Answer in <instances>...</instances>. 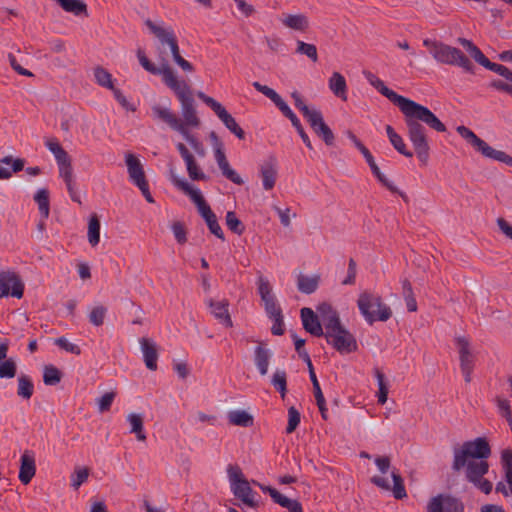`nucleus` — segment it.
Segmentation results:
<instances>
[{
    "label": "nucleus",
    "instance_id": "1",
    "mask_svg": "<svg viewBox=\"0 0 512 512\" xmlns=\"http://www.w3.org/2000/svg\"><path fill=\"white\" fill-rule=\"evenodd\" d=\"M373 87L397 106L404 115L407 137L412 143L419 161L426 165L430 156V145L424 125L436 132H446L445 124L426 106L397 94L388 88L381 79L375 80Z\"/></svg>",
    "mask_w": 512,
    "mask_h": 512
},
{
    "label": "nucleus",
    "instance_id": "2",
    "mask_svg": "<svg viewBox=\"0 0 512 512\" xmlns=\"http://www.w3.org/2000/svg\"><path fill=\"white\" fill-rule=\"evenodd\" d=\"M171 182L176 188L181 190L184 194L188 195L191 201L197 206L198 211L205 220L209 231L218 239L225 241V235L218 222V219L215 213L211 210L210 206L207 204L201 192L198 189H195L186 180L180 179L175 175L171 176Z\"/></svg>",
    "mask_w": 512,
    "mask_h": 512
},
{
    "label": "nucleus",
    "instance_id": "3",
    "mask_svg": "<svg viewBox=\"0 0 512 512\" xmlns=\"http://www.w3.org/2000/svg\"><path fill=\"white\" fill-rule=\"evenodd\" d=\"M492 454L491 446L485 437L465 441L461 446L453 448L452 469L459 472L464 469L467 460L488 459Z\"/></svg>",
    "mask_w": 512,
    "mask_h": 512
},
{
    "label": "nucleus",
    "instance_id": "4",
    "mask_svg": "<svg viewBox=\"0 0 512 512\" xmlns=\"http://www.w3.org/2000/svg\"><path fill=\"white\" fill-rule=\"evenodd\" d=\"M423 45L437 62L459 66L466 72H473L472 62L460 49L431 39H425Z\"/></svg>",
    "mask_w": 512,
    "mask_h": 512
},
{
    "label": "nucleus",
    "instance_id": "5",
    "mask_svg": "<svg viewBox=\"0 0 512 512\" xmlns=\"http://www.w3.org/2000/svg\"><path fill=\"white\" fill-rule=\"evenodd\" d=\"M167 87L175 93L181 104L182 121L185 127H198L200 125V119L196 113L195 100L191 87L186 81L179 80L177 77L173 80V83L170 82Z\"/></svg>",
    "mask_w": 512,
    "mask_h": 512
},
{
    "label": "nucleus",
    "instance_id": "6",
    "mask_svg": "<svg viewBox=\"0 0 512 512\" xmlns=\"http://www.w3.org/2000/svg\"><path fill=\"white\" fill-rule=\"evenodd\" d=\"M357 305L369 324L377 320L385 322L392 316L391 308L382 301V298L367 291L359 295Z\"/></svg>",
    "mask_w": 512,
    "mask_h": 512
},
{
    "label": "nucleus",
    "instance_id": "7",
    "mask_svg": "<svg viewBox=\"0 0 512 512\" xmlns=\"http://www.w3.org/2000/svg\"><path fill=\"white\" fill-rule=\"evenodd\" d=\"M145 25L150 30V32L155 35L156 38L161 42V44H166L169 46L171 55L173 57L174 62L185 72L194 71L193 65L185 60L180 54V48L178 45L177 37L170 27L168 29L163 28L155 24L152 20L146 19Z\"/></svg>",
    "mask_w": 512,
    "mask_h": 512
},
{
    "label": "nucleus",
    "instance_id": "8",
    "mask_svg": "<svg viewBox=\"0 0 512 512\" xmlns=\"http://www.w3.org/2000/svg\"><path fill=\"white\" fill-rule=\"evenodd\" d=\"M456 131L483 156L505 163L508 166H512V156L508 155L504 151L492 148L469 128L465 126H458Z\"/></svg>",
    "mask_w": 512,
    "mask_h": 512
},
{
    "label": "nucleus",
    "instance_id": "9",
    "mask_svg": "<svg viewBox=\"0 0 512 512\" xmlns=\"http://www.w3.org/2000/svg\"><path fill=\"white\" fill-rule=\"evenodd\" d=\"M473 59L480 64L481 66L485 67L486 69L493 71L503 78H505L510 83H507L500 79H494L489 83V87L494 88L498 91L505 92L507 94H512V71L507 68L504 65L497 64L494 62H491L480 50L477 52Z\"/></svg>",
    "mask_w": 512,
    "mask_h": 512
},
{
    "label": "nucleus",
    "instance_id": "10",
    "mask_svg": "<svg viewBox=\"0 0 512 512\" xmlns=\"http://www.w3.org/2000/svg\"><path fill=\"white\" fill-rule=\"evenodd\" d=\"M24 283L20 276L13 271H0V298L12 296L23 297Z\"/></svg>",
    "mask_w": 512,
    "mask_h": 512
},
{
    "label": "nucleus",
    "instance_id": "11",
    "mask_svg": "<svg viewBox=\"0 0 512 512\" xmlns=\"http://www.w3.org/2000/svg\"><path fill=\"white\" fill-rule=\"evenodd\" d=\"M333 336H326L325 339L336 351L341 354H349L358 349L355 336L345 327L332 333Z\"/></svg>",
    "mask_w": 512,
    "mask_h": 512
},
{
    "label": "nucleus",
    "instance_id": "12",
    "mask_svg": "<svg viewBox=\"0 0 512 512\" xmlns=\"http://www.w3.org/2000/svg\"><path fill=\"white\" fill-rule=\"evenodd\" d=\"M427 512H464V504L458 498L439 494L431 498Z\"/></svg>",
    "mask_w": 512,
    "mask_h": 512
},
{
    "label": "nucleus",
    "instance_id": "13",
    "mask_svg": "<svg viewBox=\"0 0 512 512\" xmlns=\"http://www.w3.org/2000/svg\"><path fill=\"white\" fill-rule=\"evenodd\" d=\"M137 57L141 64V66L148 72L154 75H162V80L167 86L170 82L173 83V80L176 78L175 72L170 67L168 62L164 61L160 67H156L145 55L144 51L138 49Z\"/></svg>",
    "mask_w": 512,
    "mask_h": 512
},
{
    "label": "nucleus",
    "instance_id": "14",
    "mask_svg": "<svg viewBox=\"0 0 512 512\" xmlns=\"http://www.w3.org/2000/svg\"><path fill=\"white\" fill-rule=\"evenodd\" d=\"M278 161L274 154L268 155L259 165L260 177L265 190H272L277 180Z\"/></svg>",
    "mask_w": 512,
    "mask_h": 512
},
{
    "label": "nucleus",
    "instance_id": "15",
    "mask_svg": "<svg viewBox=\"0 0 512 512\" xmlns=\"http://www.w3.org/2000/svg\"><path fill=\"white\" fill-rule=\"evenodd\" d=\"M258 293L264 303V309L268 317L282 312L281 307L278 305L276 298L272 293L268 279L263 276H260L258 279Z\"/></svg>",
    "mask_w": 512,
    "mask_h": 512
},
{
    "label": "nucleus",
    "instance_id": "16",
    "mask_svg": "<svg viewBox=\"0 0 512 512\" xmlns=\"http://www.w3.org/2000/svg\"><path fill=\"white\" fill-rule=\"evenodd\" d=\"M151 111L154 120L167 124L174 131L178 132L184 125L182 119L179 118L169 107L154 104L151 107Z\"/></svg>",
    "mask_w": 512,
    "mask_h": 512
},
{
    "label": "nucleus",
    "instance_id": "17",
    "mask_svg": "<svg viewBox=\"0 0 512 512\" xmlns=\"http://www.w3.org/2000/svg\"><path fill=\"white\" fill-rule=\"evenodd\" d=\"M314 133L320 137L327 146H332L335 143V136L331 128L325 123L321 111H318L314 116L307 120Z\"/></svg>",
    "mask_w": 512,
    "mask_h": 512
},
{
    "label": "nucleus",
    "instance_id": "18",
    "mask_svg": "<svg viewBox=\"0 0 512 512\" xmlns=\"http://www.w3.org/2000/svg\"><path fill=\"white\" fill-rule=\"evenodd\" d=\"M303 328L314 337H322L324 330L318 315L308 307H303L300 311Z\"/></svg>",
    "mask_w": 512,
    "mask_h": 512
},
{
    "label": "nucleus",
    "instance_id": "19",
    "mask_svg": "<svg viewBox=\"0 0 512 512\" xmlns=\"http://www.w3.org/2000/svg\"><path fill=\"white\" fill-rule=\"evenodd\" d=\"M176 148L179 154L181 155L182 159L185 161L187 172L190 179L194 181L205 180L207 176L203 171H201L194 156L188 150L186 145L180 142L176 145Z\"/></svg>",
    "mask_w": 512,
    "mask_h": 512
},
{
    "label": "nucleus",
    "instance_id": "20",
    "mask_svg": "<svg viewBox=\"0 0 512 512\" xmlns=\"http://www.w3.org/2000/svg\"><path fill=\"white\" fill-rule=\"evenodd\" d=\"M36 473V463L34 453L25 450L20 459V468L18 478L20 482L27 485L31 482Z\"/></svg>",
    "mask_w": 512,
    "mask_h": 512
},
{
    "label": "nucleus",
    "instance_id": "21",
    "mask_svg": "<svg viewBox=\"0 0 512 512\" xmlns=\"http://www.w3.org/2000/svg\"><path fill=\"white\" fill-rule=\"evenodd\" d=\"M488 459L467 460L465 464V477L469 483L484 477L489 471Z\"/></svg>",
    "mask_w": 512,
    "mask_h": 512
},
{
    "label": "nucleus",
    "instance_id": "22",
    "mask_svg": "<svg viewBox=\"0 0 512 512\" xmlns=\"http://www.w3.org/2000/svg\"><path fill=\"white\" fill-rule=\"evenodd\" d=\"M140 345L147 369L151 371L157 370V360L159 354L156 343L152 339L143 337L140 339Z\"/></svg>",
    "mask_w": 512,
    "mask_h": 512
},
{
    "label": "nucleus",
    "instance_id": "23",
    "mask_svg": "<svg viewBox=\"0 0 512 512\" xmlns=\"http://www.w3.org/2000/svg\"><path fill=\"white\" fill-rule=\"evenodd\" d=\"M125 161L128 169L130 180L136 185H140L147 181L143 166L139 159L132 153L125 156Z\"/></svg>",
    "mask_w": 512,
    "mask_h": 512
},
{
    "label": "nucleus",
    "instance_id": "24",
    "mask_svg": "<svg viewBox=\"0 0 512 512\" xmlns=\"http://www.w3.org/2000/svg\"><path fill=\"white\" fill-rule=\"evenodd\" d=\"M232 492L234 496L240 499L246 506L250 508L258 507V501L254 499L256 493L251 488L248 480L242 481L240 485L233 487Z\"/></svg>",
    "mask_w": 512,
    "mask_h": 512
},
{
    "label": "nucleus",
    "instance_id": "25",
    "mask_svg": "<svg viewBox=\"0 0 512 512\" xmlns=\"http://www.w3.org/2000/svg\"><path fill=\"white\" fill-rule=\"evenodd\" d=\"M209 306L214 317L226 327H232V319L228 311L229 302L227 300L214 301L209 300Z\"/></svg>",
    "mask_w": 512,
    "mask_h": 512
},
{
    "label": "nucleus",
    "instance_id": "26",
    "mask_svg": "<svg viewBox=\"0 0 512 512\" xmlns=\"http://www.w3.org/2000/svg\"><path fill=\"white\" fill-rule=\"evenodd\" d=\"M456 343L459 348L460 368L473 369L474 368V357L470 351L469 341L465 337H457Z\"/></svg>",
    "mask_w": 512,
    "mask_h": 512
},
{
    "label": "nucleus",
    "instance_id": "27",
    "mask_svg": "<svg viewBox=\"0 0 512 512\" xmlns=\"http://www.w3.org/2000/svg\"><path fill=\"white\" fill-rule=\"evenodd\" d=\"M272 353L269 349L264 347L263 343H260L254 351V363L261 376H265L268 373V367Z\"/></svg>",
    "mask_w": 512,
    "mask_h": 512
},
{
    "label": "nucleus",
    "instance_id": "28",
    "mask_svg": "<svg viewBox=\"0 0 512 512\" xmlns=\"http://www.w3.org/2000/svg\"><path fill=\"white\" fill-rule=\"evenodd\" d=\"M329 89L333 94L342 99L347 100V83L344 76L339 72H333L328 81Z\"/></svg>",
    "mask_w": 512,
    "mask_h": 512
},
{
    "label": "nucleus",
    "instance_id": "29",
    "mask_svg": "<svg viewBox=\"0 0 512 512\" xmlns=\"http://www.w3.org/2000/svg\"><path fill=\"white\" fill-rule=\"evenodd\" d=\"M282 114L287 117L290 121L293 127L297 130L299 136L301 137L303 143L306 145V147L310 150L313 149L312 143L310 141L309 136L305 132L299 118L296 116V114L290 109L288 105H285L281 110Z\"/></svg>",
    "mask_w": 512,
    "mask_h": 512
},
{
    "label": "nucleus",
    "instance_id": "30",
    "mask_svg": "<svg viewBox=\"0 0 512 512\" xmlns=\"http://www.w3.org/2000/svg\"><path fill=\"white\" fill-rule=\"evenodd\" d=\"M386 133L391 145L394 147L395 150H397L401 155L407 158L413 157V152L407 149L403 138L394 130V128L391 125L386 126Z\"/></svg>",
    "mask_w": 512,
    "mask_h": 512
},
{
    "label": "nucleus",
    "instance_id": "31",
    "mask_svg": "<svg viewBox=\"0 0 512 512\" xmlns=\"http://www.w3.org/2000/svg\"><path fill=\"white\" fill-rule=\"evenodd\" d=\"M229 423L239 427H251L254 424L253 416L245 410H233L227 415Z\"/></svg>",
    "mask_w": 512,
    "mask_h": 512
},
{
    "label": "nucleus",
    "instance_id": "32",
    "mask_svg": "<svg viewBox=\"0 0 512 512\" xmlns=\"http://www.w3.org/2000/svg\"><path fill=\"white\" fill-rule=\"evenodd\" d=\"M320 275H313L311 277L300 274L297 278V288L301 293L312 294L319 286Z\"/></svg>",
    "mask_w": 512,
    "mask_h": 512
},
{
    "label": "nucleus",
    "instance_id": "33",
    "mask_svg": "<svg viewBox=\"0 0 512 512\" xmlns=\"http://www.w3.org/2000/svg\"><path fill=\"white\" fill-rule=\"evenodd\" d=\"M283 24L291 29L304 32L309 27V20L304 14H288L283 19Z\"/></svg>",
    "mask_w": 512,
    "mask_h": 512
},
{
    "label": "nucleus",
    "instance_id": "34",
    "mask_svg": "<svg viewBox=\"0 0 512 512\" xmlns=\"http://www.w3.org/2000/svg\"><path fill=\"white\" fill-rule=\"evenodd\" d=\"M17 395L25 400H29L34 393V384L30 376L26 374L19 375Z\"/></svg>",
    "mask_w": 512,
    "mask_h": 512
},
{
    "label": "nucleus",
    "instance_id": "35",
    "mask_svg": "<svg viewBox=\"0 0 512 512\" xmlns=\"http://www.w3.org/2000/svg\"><path fill=\"white\" fill-rule=\"evenodd\" d=\"M253 87L267 98H269L279 110H281L287 103L282 99V97L272 88L267 85H262L260 82H253Z\"/></svg>",
    "mask_w": 512,
    "mask_h": 512
},
{
    "label": "nucleus",
    "instance_id": "36",
    "mask_svg": "<svg viewBox=\"0 0 512 512\" xmlns=\"http://www.w3.org/2000/svg\"><path fill=\"white\" fill-rule=\"evenodd\" d=\"M127 421L130 423V433H134L136 435L137 440L145 441L146 435L143 429V416L137 413H130L127 415Z\"/></svg>",
    "mask_w": 512,
    "mask_h": 512
},
{
    "label": "nucleus",
    "instance_id": "37",
    "mask_svg": "<svg viewBox=\"0 0 512 512\" xmlns=\"http://www.w3.org/2000/svg\"><path fill=\"white\" fill-rule=\"evenodd\" d=\"M321 323H323V326L325 328L323 337L333 336L332 333L337 332L338 330L344 327L341 323L340 316L337 311L323 318L321 320Z\"/></svg>",
    "mask_w": 512,
    "mask_h": 512
},
{
    "label": "nucleus",
    "instance_id": "38",
    "mask_svg": "<svg viewBox=\"0 0 512 512\" xmlns=\"http://www.w3.org/2000/svg\"><path fill=\"white\" fill-rule=\"evenodd\" d=\"M321 323H323V326L325 328L323 337L333 336L332 333L337 332L338 330L344 327L341 323L340 316L337 311L323 318L321 320Z\"/></svg>",
    "mask_w": 512,
    "mask_h": 512
},
{
    "label": "nucleus",
    "instance_id": "39",
    "mask_svg": "<svg viewBox=\"0 0 512 512\" xmlns=\"http://www.w3.org/2000/svg\"><path fill=\"white\" fill-rule=\"evenodd\" d=\"M63 10L74 15H87V5L82 0H55Z\"/></svg>",
    "mask_w": 512,
    "mask_h": 512
},
{
    "label": "nucleus",
    "instance_id": "40",
    "mask_svg": "<svg viewBox=\"0 0 512 512\" xmlns=\"http://www.w3.org/2000/svg\"><path fill=\"white\" fill-rule=\"evenodd\" d=\"M38 204L39 212L43 219H47L50 213L49 191L45 188L39 189L34 196Z\"/></svg>",
    "mask_w": 512,
    "mask_h": 512
},
{
    "label": "nucleus",
    "instance_id": "41",
    "mask_svg": "<svg viewBox=\"0 0 512 512\" xmlns=\"http://www.w3.org/2000/svg\"><path fill=\"white\" fill-rule=\"evenodd\" d=\"M62 372L52 364L45 365L43 369V382L45 385L54 386L60 383Z\"/></svg>",
    "mask_w": 512,
    "mask_h": 512
},
{
    "label": "nucleus",
    "instance_id": "42",
    "mask_svg": "<svg viewBox=\"0 0 512 512\" xmlns=\"http://www.w3.org/2000/svg\"><path fill=\"white\" fill-rule=\"evenodd\" d=\"M271 385L280 393L284 399L287 393V373L285 370L277 369L271 378Z\"/></svg>",
    "mask_w": 512,
    "mask_h": 512
},
{
    "label": "nucleus",
    "instance_id": "43",
    "mask_svg": "<svg viewBox=\"0 0 512 512\" xmlns=\"http://www.w3.org/2000/svg\"><path fill=\"white\" fill-rule=\"evenodd\" d=\"M94 77L98 85L110 90L115 88L113 85L111 73L102 66H97L94 68Z\"/></svg>",
    "mask_w": 512,
    "mask_h": 512
},
{
    "label": "nucleus",
    "instance_id": "44",
    "mask_svg": "<svg viewBox=\"0 0 512 512\" xmlns=\"http://www.w3.org/2000/svg\"><path fill=\"white\" fill-rule=\"evenodd\" d=\"M88 241L93 247L100 241V220L96 214L92 215L89 220Z\"/></svg>",
    "mask_w": 512,
    "mask_h": 512
},
{
    "label": "nucleus",
    "instance_id": "45",
    "mask_svg": "<svg viewBox=\"0 0 512 512\" xmlns=\"http://www.w3.org/2000/svg\"><path fill=\"white\" fill-rule=\"evenodd\" d=\"M46 147L55 156L57 164L64 163V161L70 158L57 139L48 140L46 142Z\"/></svg>",
    "mask_w": 512,
    "mask_h": 512
},
{
    "label": "nucleus",
    "instance_id": "46",
    "mask_svg": "<svg viewBox=\"0 0 512 512\" xmlns=\"http://www.w3.org/2000/svg\"><path fill=\"white\" fill-rule=\"evenodd\" d=\"M225 127L234 134L239 140H244L246 137L245 131L238 125L235 118L230 114H226L222 119H220Z\"/></svg>",
    "mask_w": 512,
    "mask_h": 512
},
{
    "label": "nucleus",
    "instance_id": "47",
    "mask_svg": "<svg viewBox=\"0 0 512 512\" xmlns=\"http://www.w3.org/2000/svg\"><path fill=\"white\" fill-rule=\"evenodd\" d=\"M226 225L231 232L239 236L242 235L245 231V225L237 217L234 211H228L226 213Z\"/></svg>",
    "mask_w": 512,
    "mask_h": 512
},
{
    "label": "nucleus",
    "instance_id": "48",
    "mask_svg": "<svg viewBox=\"0 0 512 512\" xmlns=\"http://www.w3.org/2000/svg\"><path fill=\"white\" fill-rule=\"evenodd\" d=\"M17 373V365L14 359L8 358L0 361V378L11 379L14 378Z\"/></svg>",
    "mask_w": 512,
    "mask_h": 512
},
{
    "label": "nucleus",
    "instance_id": "49",
    "mask_svg": "<svg viewBox=\"0 0 512 512\" xmlns=\"http://www.w3.org/2000/svg\"><path fill=\"white\" fill-rule=\"evenodd\" d=\"M107 314V308L103 305H97L92 308L88 318L89 322L94 326H101L104 323V319Z\"/></svg>",
    "mask_w": 512,
    "mask_h": 512
},
{
    "label": "nucleus",
    "instance_id": "50",
    "mask_svg": "<svg viewBox=\"0 0 512 512\" xmlns=\"http://www.w3.org/2000/svg\"><path fill=\"white\" fill-rule=\"evenodd\" d=\"M296 52L299 54L306 55L313 62L318 61L317 48L314 44H309L298 40Z\"/></svg>",
    "mask_w": 512,
    "mask_h": 512
},
{
    "label": "nucleus",
    "instance_id": "51",
    "mask_svg": "<svg viewBox=\"0 0 512 512\" xmlns=\"http://www.w3.org/2000/svg\"><path fill=\"white\" fill-rule=\"evenodd\" d=\"M291 97L294 100L295 107L301 111L306 120L310 119V117L314 116L319 111L309 109V107L304 103L302 96L299 94V92H292Z\"/></svg>",
    "mask_w": 512,
    "mask_h": 512
},
{
    "label": "nucleus",
    "instance_id": "52",
    "mask_svg": "<svg viewBox=\"0 0 512 512\" xmlns=\"http://www.w3.org/2000/svg\"><path fill=\"white\" fill-rule=\"evenodd\" d=\"M375 376L377 378L378 388H379L378 394H377L378 403L383 405L386 403L387 397H388V387L385 382V375L379 369H376Z\"/></svg>",
    "mask_w": 512,
    "mask_h": 512
},
{
    "label": "nucleus",
    "instance_id": "53",
    "mask_svg": "<svg viewBox=\"0 0 512 512\" xmlns=\"http://www.w3.org/2000/svg\"><path fill=\"white\" fill-rule=\"evenodd\" d=\"M227 473L231 484V490L233 487L240 485L242 481L247 480L238 465H229L227 468Z\"/></svg>",
    "mask_w": 512,
    "mask_h": 512
},
{
    "label": "nucleus",
    "instance_id": "54",
    "mask_svg": "<svg viewBox=\"0 0 512 512\" xmlns=\"http://www.w3.org/2000/svg\"><path fill=\"white\" fill-rule=\"evenodd\" d=\"M300 420L301 416L299 411L294 406L290 407L288 409V424L286 427V433H293L298 427Z\"/></svg>",
    "mask_w": 512,
    "mask_h": 512
},
{
    "label": "nucleus",
    "instance_id": "55",
    "mask_svg": "<svg viewBox=\"0 0 512 512\" xmlns=\"http://www.w3.org/2000/svg\"><path fill=\"white\" fill-rule=\"evenodd\" d=\"M277 504L288 509V512H303L302 504L298 500L290 499L283 494L277 501Z\"/></svg>",
    "mask_w": 512,
    "mask_h": 512
},
{
    "label": "nucleus",
    "instance_id": "56",
    "mask_svg": "<svg viewBox=\"0 0 512 512\" xmlns=\"http://www.w3.org/2000/svg\"><path fill=\"white\" fill-rule=\"evenodd\" d=\"M171 229H172V232L174 234L176 241L179 244L183 245L187 242V230L185 228V225L182 222H180V221L174 222L171 226Z\"/></svg>",
    "mask_w": 512,
    "mask_h": 512
},
{
    "label": "nucleus",
    "instance_id": "57",
    "mask_svg": "<svg viewBox=\"0 0 512 512\" xmlns=\"http://www.w3.org/2000/svg\"><path fill=\"white\" fill-rule=\"evenodd\" d=\"M54 343L55 345L59 346L61 349L69 352V353H72V354H75V355H80L81 354V349L78 345L76 344H73L71 342H69L67 340V338L65 337H59V338H56L54 340Z\"/></svg>",
    "mask_w": 512,
    "mask_h": 512
},
{
    "label": "nucleus",
    "instance_id": "58",
    "mask_svg": "<svg viewBox=\"0 0 512 512\" xmlns=\"http://www.w3.org/2000/svg\"><path fill=\"white\" fill-rule=\"evenodd\" d=\"M116 397V392H107L105 393L101 398L98 399V410L100 412H106L109 411L111 408V405Z\"/></svg>",
    "mask_w": 512,
    "mask_h": 512
},
{
    "label": "nucleus",
    "instance_id": "59",
    "mask_svg": "<svg viewBox=\"0 0 512 512\" xmlns=\"http://www.w3.org/2000/svg\"><path fill=\"white\" fill-rule=\"evenodd\" d=\"M89 469L87 467L77 469L75 471V476L72 475V483L71 486L77 490L88 478Z\"/></svg>",
    "mask_w": 512,
    "mask_h": 512
},
{
    "label": "nucleus",
    "instance_id": "60",
    "mask_svg": "<svg viewBox=\"0 0 512 512\" xmlns=\"http://www.w3.org/2000/svg\"><path fill=\"white\" fill-rule=\"evenodd\" d=\"M59 175L63 178L64 182H71L73 180V168L71 165V159H67L64 163H59Z\"/></svg>",
    "mask_w": 512,
    "mask_h": 512
},
{
    "label": "nucleus",
    "instance_id": "61",
    "mask_svg": "<svg viewBox=\"0 0 512 512\" xmlns=\"http://www.w3.org/2000/svg\"><path fill=\"white\" fill-rule=\"evenodd\" d=\"M270 319L274 321V324L271 327V332L273 335L281 336L284 334V321H283V314L277 313L273 316H269Z\"/></svg>",
    "mask_w": 512,
    "mask_h": 512
},
{
    "label": "nucleus",
    "instance_id": "62",
    "mask_svg": "<svg viewBox=\"0 0 512 512\" xmlns=\"http://www.w3.org/2000/svg\"><path fill=\"white\" fill-rule=\"evenodd\" d=\"M220 170H221L223 176H225L227 179H229L234 184L242 185L244 183L243 179L240 177V175L235 170H233L230 167L229 163L222 166L220 168Z\"/></svg>",
    "mask_w": 512,
    "mask_h": 512
},
{
    "label": "nucleus",
    "instance_id": "63",
    "mask_svg": "<svg viewBox=\"0 0 512 512\" xmlns=\"http://www.w3.org/2000/svg\"><path fill=\"white\" fill-rule=\"evenodd\" d=\"M356 273H357V265L353 258H350L348 263V270H347V276L342 281L343 285H353L355 284L356 280Z\"/></svg>",
    "mask_w": 512,
    "mask_h": 512
},
{
    "label": "nucleus",
    "instance_id": "64",
    "mask_svg": "<svg viewBox=\"0 0 512 512\" xmlns=\"http://www.w3.org/2000/svg\"><path fill=\"white\" fill-rule=\"evenodd\" d=\"M111 91L113 92L114 97L117 100V102L124 109H126L127 111H132V112L136 111V107L127 100V98L124 96V94L121 92L120 89L114 88Z\"/></svg>",
    "mask_w": 512,
    "mask_h": 512
}]
</instances>
